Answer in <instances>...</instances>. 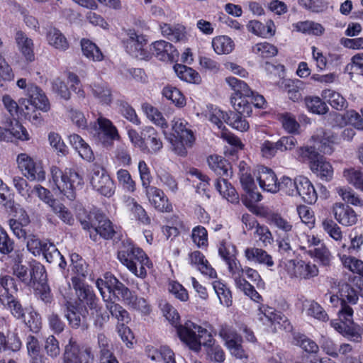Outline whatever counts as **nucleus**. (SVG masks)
<instances>
[{"label":"nucleus","instance_id":"nucleus-6","mask_svg":"<svg viewBox=\"0 0 363 363\" xmlns=\"http://www.w3.org/2000/svg\"><path fill=\"white\" fill-rule=\"evenodd\" d=\"M225 263L228 265V271L235 281L236 287L243 291L252 300L259 302L262 296L255 289L254 286L243 277V268L237 258L235 257L227 261Z\"/></svg>","mask_w":363,"mask_h":363},{"label":"nucleus","instance_id":"nucleus-33","mask_svg":"<svg viewBox=\"0 0 363 363\" xmlns=\"http://www.w3.org/2000/svg\"><path fill=\"white\" fill-rule=\"evenodd\" d=\"M106 278L108 279L109 284L108 293L111 294L112 290L114 291V292L121 296L122 301L127 305L134 294L113 275L106 274Z\"/></svg>","mask_w":363,"mask_h":363},{"label":"nucleus","instance_id":"nucleus-14","mask_svg":"<svg viewBox=\"0 0 363 363\" xmlns=\"http://www.w3.org/2000/svg\"><path fill=\"white\" fill-rule=\"evenodd\" d=\"M17 163L23 175L30 181H43L45 172L40 163L35 162L27 154L21 153L17 157Z\"/></svg>","mask_w":363,"mask_h":363},{"label":"nucleus","instance_id":"nucleus-8","mask_svg":"<svg viewBox=\"0 0 363 363\" xmlns=\"http://www.w3.org/2000/svg\"><path fill=\"white\" fill-rule=\"evenodd\" d=\"M95 137L97 141L104 147L111 148L116 140H119L121 137L116 126L113 122L100 116L96 120Z\"/></svg>","mask_w":363,"mask_h":363},{"label":"nucleus","instance_id":"nucleus-31","mask_svg":"<svg viewBox=\"0 0 363 363\" xmlns=\"http://www.w3.org/2000/svg\"><path fill=\"white\" fill-rule=\"evenodd\" d=\"M209 168L220 177H230L232 175L230 164L223 157L210 155L207 159Z\"/></svg>","mask_w":363,"mask_h":363},{"label":"nucleus","instance_id":"nucleus-15","mask_svg":"<svg viewBox=\"0 0 363 363\" xmlns=\"http://www.w3.org/2000/svg\"><path fill=\"white\" fill-rule=\"evenodd\" d=\"M287 273L292 278L310 279L318 274L317 266L303 260H289L286 263Z\"/></svg>","mask_w":363,"mask_h":363},{"label":"nucleus","instance_id":"nucleus-10","mask_svg":"<svg viewBox=\"0 0 363 363\" xmlns=\"http://www.w3.org/2000/svg\"><path fill=\"white\" fill-rule=\"evenodd\" d=\"M340 296V309L338 316L341 320L351 322L353 317V309L349 304L354 305L359 299L358 294L354 289L347 284H342L339 291Z\"/></svg>","mask_w":363,"mask_h":363},{"label":"nucleus","instance_id":"nucleus-54","mask_svg":"<svg viewBox=\"0 0 363 363\" xmlns=\"http://www.w3.org/2000/svg\"><path fill=\"white\" fill-rule=\"evenodd\" d=\"M118 112L128 121L135 125L140 124L135 109L125 100L118 99L116 102Z\"/></svg>","mask_w":363,"mask_h":363},{"label":"nucleus","instance_id":"nucleus-32","mask_svg":"<svg viewBox=\"0 0 363 363\" xmlns=\"http://www.w3.org/2000/svg\"><path fill=\"white\" fill-rule=\"evenodd\" d=\"M189 261L192 265L204 275L210 278H216L217 276L216 270L210 265L205 256L199 251H194L189 254Z\"/></svg>","mask_w":363,"mask_h":363},{"label":"nucleus","instance_id":"nucleus-52","mask_svg":"<svg viewBox=\"0 0 363 363\" xmlns=\"http://www.w3.org/2000/svg\"><path fill=\"white\" fill-rule=\"evenodd\" d=\"M81 47L83 55L93 61H101L104 55L99 47L87 39L81 40Z\"/></svg>","mask_w":363,"mask_h":363},{"label":"nucleus","instance_id":"nucleus-24","mask_svg":"<svg viewBox=\"0 0 363 363\" xmlns=\"http://www.w3.org/2000/svg\"><path fill=\"white\" fill-rule=\"evenodd\" d=\"M142 135L144 136V143L147 149V150H142L143 153L155 154L162 148V142L153 127H144L142 129Z\"/></svg>","mask_w":363,"mask_h":363},{"label":"nucleus","instance_id":"nucleus-62","mask_svg":"<svg viewBox=\"0 0 363 363\" xmlns=\"http://www.w3.org/2000/svg\"><path fill=\"white\" fill-rule=\"evenodd\" d=\"M116 177L119 184L125 191L130 193L135 191L136 184L128 170L120 169L116 172Z\"/></svg>","mask_w":363,"mask_h":363},{"label":"nucleus","instance_id":"nucleus-30","mask_svg":"<svg viewBox=\"0 0 363 363\" xmlns=\"http://www.w3.org/2000/svg\"><path fill=\"white\" fill-rule=\"evenodd\" d=\"M352 323L353 320L351 322H346L345 320H341L339 318V320H332L330 325L343 336L354 342H359L362 340V335L356 328L350 325Z\"/></svg>","mask_w":363,"mask_h":363},{"label":"nucleus","instance_id":"nucleus-11","mask_svg":"<svg viewBox=\"0 0 363 363\" xmlns=\"http://www.w3.org/2000/svg\"><path fill=\"white\" fill-rule=\"evenodd\" d=\"M125 33L126 37L123 40L125 50L136 58H147L148 55L144 49L147 43L145 35L137 33L133 29H128Z\"/></svg>","mask_w":363,"mask_h":363},{"label":"nucleus","instance_id":"nucleus-37","mask_svg":"<svg viewBox=\"0 0 363 363\" xmlns=\"http://www.w3.org/2000/svg\"><path fill=\"white\" fill-rule=\"evenodd\" d=\"M311 170L320 179L329 181L332 179L333 169L323 156L311 164Z\"/></svg>","mask_w":363,"mask_h":363},{"label":"nucleus","instance_id":"nucleus-1","mask_svg":"<svg viewBox=\"0 0 363 363\" xmlns=\"http://www.w3.org/2000/svg\"><path fill=\"white\" fill-rule=\"evenodd\" d=\"M118 259L135 276L142 279L147 276L146 268L152 265L145 252L128 240L122 242Z\"/></svg>","mask_w":363,"mask_h":363},{"label":"nucleus","instance_id":"nucleus-48","mask_svg":"<svg viewBox=\"0 0 363 363\" xmlns=\"http://www.w3.org/2000/svg\"><path fill=\"white\" fill-rule=\"evenodd\" d=\"M306 314L321 321H327L329 318L322 306L315 301L306 300L303 303Z\"/></svg>","mask_w":363,"mask_h":363},{"label":"nucleus","instance_id":"nucleus-4","mask_svg":"<svg viewBox=\"0 0 363 363\" xmlns=\"http://www.w3.org/2000/svg\"><path fill=\"white\" fill-rule=\"evenodd\" d=\"M225 81L235 92L230 99L234 109L240 113L250 116L252 108L249 98L252 94V90L245 82L234 77H228Z\"/></svg>","mask_w":363,"mask_h":363},{"label":"nucleus","instance_id":"nucleus-27","mask_svg":"<svg viewBox=\"0 0 363 363\" xmlns=\"http://www.w3.org/2000/svg\"><path fill=\"white\" fill-rule=\"evenodd\" d=\"M15 42L26 61L33 62L35 60L33 40L22 30H18L15 35Z\"/></svg>","mask_w":363,"mask_h":363},{"label":"nucleus","instance_id":"nucleus-53","mask_svg":"<svg viewBox=\"0 0 363 363\" xmlns=\"http://www.w3.org/2000/svg\"><path fill=\"white\" fill-rule=\"evenodd\" d=\"M174 69L177 75L186 82L199 83L201 80L199 73L186 65L177 64L174 66Z\"/></svg>","mask_w":363,"mask_h":363},{"label":"nucleus","instance_id":"nucleus-26","mask_svg":"<svg viewBox=\"0 0 363 363\" xmlns=\"http://www.w3.org/2000/svg\"><path fill=\"white\" fill-rule=\"evenodd\" d=\"M297 196L308 203H314L318 199V194L311 181L305 177H298Z\"/></svg>","mask_w":363,"mask_h":363},{"label":"nucleus","instance_id":"nucleus-20","mask_svg":"<svg viewBox=\"0 0 363 363\" xmlns=\"http://www.w3.org/2000/svg\"><path fill=\"white\" fill-rule=\"evenodd\" d=\"M23 254L20 251H15L13 254L10 256L11 259V269L12 274L16 277L20 281L26 286H30V276L29 271L26 265H23Z\"/></svg>","mask_w":363,"mask_h":363},{"label":"nucleus","instance_id":"nucleus-38","mask_svg":"<svg viewBox=\"0 0 363 363\" xmlns=\"http://www.w3.org/2000/svg\"><path fill=\"white\" fill-rule=\"evenodd\" d=\"M106 308L109 311L112 317L117 320V325L128 324L131 318L129 313L119 303L111 299L106 301Z\"/></svg>","mask_w":363,"mask_h":363},{"label":"nucleus","instance_id":"nucleus-12","mask_svg":"<svg viewBox=\"0 0 363 363\" xmlns=\"http://www.w3.org/2000/svg\"><path fill=\"white\" fill-rule=\"evenodd\" d=\"M26 98L20 101L21 107L25 106L26 110H29L28 105L44 112H48L50 108V102L43 90L33 84L28 85Z\"/></svg>","mask_w":363,"mask_h":363},{"label":"nucleus","instance_id":"nucleus-63","mask_svg":"<svg viewBox=\"0 0 363 363\" xmlns=\"http://www.w3.org/2000/svg\"><path fill=\"white\" fill-rule=\"evenodd\" d=\"M163 96L172 101L176 106L182 107L186 104V100L182 92L172 86H165L162 90Z\"/></svg>","mask_w":363,"mask_h":363},{"label":"nucleus","instance_id":"nucleus-23","mask_svg":"<svg viewBox=\"0 0 363 363\" xmlns=\"http://www.w3.org/2000/svg\"><path fill=\"white\" fill-rule=\"evenodd\" d=\"M94 218H96V224L94 227V233H90V238L96 241L97 235L105 239H111L116 233L112 223L104 215L95 214Z\"/></svg>","mask_w":363,"mask_h":363},{"label":"nucleus","instance_id":"nucleus-61","mask_svg":"<svg viewBox=\"0 0 363 363\" xmlns=\"http://www.w3.org/2000/svg\"><path fill=\"white\" fill-rule=\"evenodd\" d=\"M323 230L334 240L340 242L343 238L341 228L332 219H325L322 221Z\"/></svg>","mask_w":363,"mask_h":363},{"label":"nucleus","instance_id":"nucleus-25","mask_svg":"<svg viewBox=\"0 0 363 363\" xmlns=\"http://www.w3.org/2000/svg\"><path fill=\"white\" fill-rule=\"evenodd\" d=\"M244 255L249 262L264 265L270 269L274 266L272 255L262 248L247 247Z\"/></svg>","mask_w":363,"mask_h":363},{"label":"nucleus","instance_id":"nucleus-60","mask_svg":"<svg viewBox=\"0 0 363 363\" xmlns=\"http://www.w3.org/2000/svg\"><path fill=\"white\" fill-rule=\"evenodd\" d=\"M142 110L146 114L147 117L156 125L162 128L167 127V123L162 113L151 104L147 103L143 104L142 105Z\"/></svg>","mask_w":363,"mask_h":363},{"label":"nucleus","instance_id":"nucleus-59","mask_svg":"<svg viewBox=\"0 0 363 363\" xmlns=\"http://www.w3.org/2000/svg\"><path fill=\"white\" fill-rule=\"evenodd\" d=\"M207 108L206 118L216 125L218 128L221 129L223 126V121L226 123L228 114L213 106H208Z\"/></svg>","mask_w":363,"mask_h":363},{"label":"nucleus","instance_id":"nucleus-18","mask_svg":"<svg viewBox=\"0 0 363 363\" xmlns=\"http://www.w3.org/2000/svg\"><path fill=\"white\" fill-rule=\"evenodd\" d=\"M65 316L71 328L77 329L85 325L88 313L86 308H83L79 303H74L69 301L65 303Z\"/></svg>","mask_w":363,"mask_h":363},{"label":"nucleus","instance_id":"nucleus-64","mask_svg":"<svg viewBox=\"0 0 363 363\" xmlns=\"http://www.w3.org/2000/svg\"><path fill=\"white\" fill-rule=\"evenodd\" d=\"M157 177L161 185L167 190L176 194L179 189L178 182L173 175L164 170L158 172Z\"/></svg>","mask_w":363,"mask_h":363},{"label":"nucleus","instance_id":"nucleus-21","mask_svg":"<svg viewBox=\"0 0 363 363\" xmlns=\"http://www.w3.org/2000/svg\"><path fill=\"white\" fill-rule=\"evenodd\" d=\"M333 213L335 220L344 226H352L358 220L354 209L345 203H335L333 206Z\"/></svg>","mask_w":363,"mask_h":363},{"label":"nucleus","instance_id":"nucleus-57","mask_svg":"<svg viewBox=\"0 0 363 363\" xmlns=\"http://www.w3.org/2000/svg\"><path fill=\"white\" fill-rule=\"evenodd\" d=\"M305 104L308 110L313 113L323 115L328 111V107L326 104L318 96L306 97Z\"/></svg>","mask_w":363,"mask_h":363},{"label":"nucleus","instance_id":"nucleus-41","mask_svg":"<svg viewBox=\"0 0 363 363\" xmlns=\"http://www.w3.org/2000/svg\"><path fill=\"white\" fill-rule=\"evenodd\" d=\"M211 45L214 52L218 55H228L235 48L233 40L226 35H218L213 38Z\"/></svg>","mask_w":363,"mask_h":363},{"label":"nucleus","instance_id":"nucleus-29","mask_svg":"<svg viewBox=\"0 0 363 363\" xmlns=\"http://www.w3.org/2000/svg\"><path fill=\"white\" fill-rule=\"evenodd\" d=\"M46 40L50 46L60 52H65L70 47L67 37L57 28H51L48 30Z\"/></svg>","mask_w":363,"mask_h":363},{"label":"nucleus","instance_id":"nucleus-43","mask_svg":"<svg viewBox=\"0 0 363 363\" xmlns=\"http://www.w3.org/2000/svg\"><path fill=\"white\" fill-rule=\"evenodd\" d=\"M228 178H218L215 182V188L219 194L229 201L234 202L238 199L235 188L228 181Z\"/></svg>","mask_w":363,"mask_h":363},{"label":"nucleus","instance_id":"nucleus-13","mask_svg":"<svg viewBox=\"0 0 363 363\" xmlns=\"http://www.w3.org/2000/svg\"><path fill=\"white\" fill-rule=\"evenodd\" d=\"M72 282L79 301L87 305L92 313H98L101 310V307L91 289L84 284L83 279L79 277H72Z\"/></svg>","mask_w":363,"mask_h":363},{"label":"nucleus","instance_id":"nucleus-5","mask_svg":"<svg viewBox=\"0 0 363 363\" xmlns=\"http://www.w3.org/2000/svg\"><path fill=\"white\" fill-rule=\"evenodd\" d=\"M176 328L179 339L195 352L201 350V338L210 334L206 329L190 320L179 324Z\"/></svg>","mask_w":363,"mask_h":363},{"label":"nucleus","instance_id":"nucleus-22","mask_svg":"<svg viewBox=\"0 0 363 363\" xmlns=\"http://www.w3.org/2000/svg\"><path fill=\"white\" fill-rule=\"evenodd\" d=\"M151 50L152 54L162 61H174L179 56V52L173 45L163 40L152 43Z\"/></svg>","mask_w":363,"mask_h":363},{"label":"nucleus","instance_id":"nucleus-44","mask_svg":"<svg viewBox=\"0 0 363 363\" xmlns=\"http://www.w3.org/2000/svg\"><path fill=\"white\" fill-rule=\"evenodd\" d=\"M0 302L7 308L17 319H23L24 309L20 301L14 296H0Z\"/></svg>","mask_w":363,"mask_h":363},{"label":"nucleus","instance_id":"nucleus-50","mask_svg":"<svg viewBox=\"0 0 363 363\" xmlns=\"http://www.w3.org/2000/svg\"><path fill=\"white\" fill-rule=\"evenodd\" d=\"M259 320L262 321L264 325L268 324H280L283 316L279 312L272 307L262 306L259 308V313L258 314Z\"/></svg>","mask_w":363,"mask_h":363},{"label":"nucleus","instance_id":"nucleus-34","mask_svg":"<svg viewBox=\"0 0 363 363\" xmlns=\"http://www.w3.org/2000/svg\"><path fill=\"white\" fill-rule=\"evenodd\" d=\"M248 31L262 38L273 36L275 34V25L273 21L269 20L266 24L259 21H250L247 26Z\"/></svg>","mask_w":363,"mask_h":363},{"label":"nucleus","instance_id":"nucleus-28","mask_svg":"<svg viewBox=\"0 0 363 363\" xmlns=\"http://www.w3.org/2000/svg\"><path fill=\"white\" fill-rule=\"evenodd\" d=\"M160 29L163 36L174 42H185L187 40L186 28L181 24L160 23Z\"/></svg>","mask_w":363,"mask_h":363},{"label":"nucleus","instance_id":"nucleus-17","mask_svg":"<svg viewBox=\"0 0 363 363\" xmlns=\"http://www.w3.org/2000/svg\"><path fill=\"white\" fill-rule=\"evenodd\" d=\"M337 135L330 130L322 128L316 129L311 136V141L316 148L324 154H331L333 145L336 143Z\"/></svg>","mask_w":363,"mask_h":363},{"label":"nucleus","instance_id":"nucleus-51","mask_svg":"<svg viewBox=\"0 0 363 363\" xmlns=\"http://www.w3.org/2000/svg\"><path fill=\"white\" fill-rule=\"evenodd\" d=\"M342 176L349 184L363 191V172L360 169L354 167L345 169Z\"/></svg>","mask_w":363,"mask_h":363},{"label":"nucleus","instance_id":"nucleus-16","mask_svg":"<svg viewBox=\"0 0 363 363\" xmlns=\"http://www.w3.org/2000/svg\"><path fill=\"white\" fill-rule=\"evenodd\" d=\"M255 175L259 185L263 191L272 194L279 191L277 177L272 169L264 166L257 167Z\"/></svg>","mask_w":363,"mask_h":363},{"label":"nucleus","instance_id":"nucleus-19","mask_svg":"<svg viewBox=\"0 0 363 363\" xmlns=\"http://www.w3.org/2000/svg\"><path fill=\"white\" fill-rule=\"evenodd\" d=\"M145 192L150 204L160 212H171L172 206L164 191L155 186L145 187Z\"/></svg>","mask_w":363,"mask_h":363},{"label":"nucleus","instance_id":"nucleus-7","mask_svg":"<svg viewBox=\"0 0 363 363\" xmlns=\"http://www.w3.org/2000/svg\"><path fill=\"white\" fill-rule=\"evenodd\" d=\"M94 361L91 348L79 345L71 337L65 347L63 363H94Z\"/></svg>","mask_w":363,"mask_h":363},{"label":"nucleus","instance_id":"nucleus-47","mask_svg":"<svg viewBox=\"0 0 363 363\" xmlns=\"http://www.w3.org/2000/svg\"><path fill=\"white\" fill-rule=\"evenodd\" d=\"M321 96L336 110H342L347 106V101L345 98L334 90L325 89L322 91Z\"/></svg>","mask_w":363,"mask_h":363},{"label":"nucleus","instance_id":"nucleus-39","mask_svg":"<svg viewBox=\"0 0 363 363\" xmlns=\"http://www.w3.org/2000/svg\"><path fill=\"white\" fill-rule=\"evenodd\" d=\"M214 340L211 334H208L207 339L203 342V345L207 347V355L211 361L216 363H222L225 360V352L218 345H214Z\"/></svg>","mask_w":363,"mask_h":363},{"label":"nucleus","instance_id":"nucleus-45","mask_svg":"<svg viewBox=\"0 0 363 363\" xmlns=\"http://www.w3.org/2000/svg\"><path fill=\"white\" fill-rule=\"evenodd\" d=\"M292 26L296 31L308 35H321L325 30L321 24L310 21H299Z\"/></svg>","mask_w":363,"mask_h":363},{"label":"nucleus","instance_id":"nucleus-36","mask_svg":"<svg viewBox=\"0 0 363 363\" xmlns=\"http://www.w3.org/2000/svg\"><path fill=\"white\" fill-rule=\"evenodd\" d=\"M91 93L99 103L109 105L112 101V94L110 88L103 82L94 83L90 85Z\"/></svg>","mask_w":363,"mask_h":363},{"label":"nucleus","instance_id":"nucleus-56","mask_svg":"<svg viewBox=\"0 0 363 363\" xmlns=\"http://www.w3.org/2000/svg\"><path fill=\"white\" fill-rule=\"evenodd\" d=\"M252 52L259 57L270 58L277 54L278 50L274 45L268 42H262L253 45Z\"/></svg>","mask_w":363,"mask_h":363},{"label":"nucleus","instance_id":"nucleus-42","mask_svg":"<svg viewBox=\"0 0 363 363\" xmlns=\"http://www.w3.org/2000/svg\"><path fill=\"white\" fill-rule=\"evenodd\" d=\"M337 256L345 268L363 277V261L352 256L351 254L337 252Z\"/></svg>","mask_w":363,"mask_h":363},{"label":"nucleus","instance_id":"nucleus-3","mask_svg":"<svg viewBox=\"0 0 363 363\" xmlns=\"http://www.w3.org/2000/svg\"><path fill=\"white\" fill-rule=\"evenodd\" d=\"M172 137L169 138V142L172 150L179 155H186V147H191L195 140L188 123L184 119L175 118L172 121Z\"/></svg>","mask_w":363,"mask_h":363},{"label":"nucleus","instance_id":"nucleus-2","mask_svg":"<svg viewBox=\"0 0 363 363\" xmlns=\"http://www.w3.org/2000/svg\"><path fill=\"white\" fill-rule=\"evenodd\" d=\"M52 181L57 189L69 200L76 198L77 190L84 184L82 177L73 168H65L64 171L56 166L50 168Z\"/></svg>","mask_w":363,"mask_h":363},{"label":"nucleus","instance_id":"nucleus-46","mask_svg":"<svg viewBox=\"0 0 363 363\" xmlns=\"http://www.w3.org/2000/svg\"><path fill=\"white\" fill-rule=\"evenodd\" d=\"M240 182L242 189L245 191L250 194L251 198L256 201H259L262 199V196L259 192H255L257 186L252 176L251 172L248 173L242 174L240 176Z\"/></svg>","mask_w":363,"mask_h":363},{"label":"nucleus","instance_id":"nucleus-58","mask_svg":"<svg viewBox=\"0 0 363 363\" xmlns=\"http://www.w3.org/2000/svg\"><path fill=\"white\" fill-rule=\"evenodd\" d=\"M70 259L72 271L76 274L74 277L82 279L85 278L88 274L87 264L85 261L75 253L70 255Z\"/></svg>","mask_w":363,"mask_h":363},{"label":"nucleus","instance_id":"nucleus-55","mask_svg":"<svg viewBox=\"0 0 363 363\" xmlns=\"http://www.w3.org/2000/svg\"><path fill=\"white\" fill-rule=\"evenodd\" d=\"M350 245L347 246L346 244H342L338 249L337 252H342L347 254H357L361 251L363 245V234L355 233L354 236L350 235Z\"/></svg>","mask_w":363,"mask_h":363},{"label":"nucleus","instance_id":"nucleus-49","mask_svg":"<svg viewBox=\"0 0 363 363\" xmlns=\"http://www.w3.org/2000/svg\"><path fill=\"white\" fill-rule=\"evenodd\" d=\"M212 286L220 303L226 307L230 306L232 304V295L228 286L220 280L213 281Z\"/></svg>","mask_w":363,"mask_h":363},{"label":"nucleus","instance_id":"nucleus-40","mask_svg":"<svg viewBox=\"0 0 363 363\" xmlns=\"http://www.w3.org/2000/svg\"><path fill=\"white\" fill-rule=\"evenodd\" d=\"M42 254L48 262L57 264L62 269L66 267L67 262L64 257L54 244L48 242L44 247V250Z\"/></svg>","mask_w":363,"mask_h":363},{"label":"nucleus","instance_id":"nucleus-35","mask_svg":"<svg viewBox=\"0 0 363 363\" xmlns=\"http://www.w3.org/2000/svg\"><path fill=\"white\" fill-rule=\"evenodd\" d=\"M268 223L277 229V233L282 235H294L292 223L278 213H272L268 216Z\"/></svg>","mask_w":363,"mask_h":363},{"label":"nucleus","instance_id":"nucleus-9","mask_svg":"<svg viewBox=\"0 0 363 363\" xmlns=\"http://www.w3.org/2000/svg\"><path fill=\"white\" fill-rule=\"evenodd\" d=\"M90 183L101 195L111 197L115 192V185L104 167L94 165L91 169Z\"/></svg>","mask_w":363,"mask_h":363}]
</instances>
